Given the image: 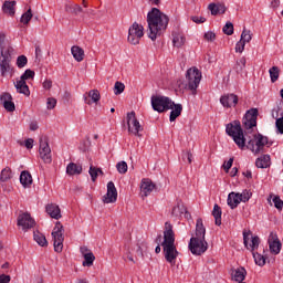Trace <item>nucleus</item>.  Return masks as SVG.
I'll return each mask as SVG.
<instances>
[{"mask_svg": "<svg viewBox=\"0 0 283 283\" xmlns=\"http://www.w3.org/2000/svg\"><path fill=\"white\" fill-rule=\"evenodd\" d=\"M244 45H247L245 42H242V40H240L237 44H235V52H239L240 54H242L244 52Z\"/></svg>", "mask_w": 283, "mask_h": 283, "instance_id": "obj_54", "label": "nucleus"}, {"mask_svg": "<svg viewBox=\"0 0 283 283\" xmlns=\"http://www.w3.org/2000/svg\"><path fill=\"white\" fill-rule=\"evenodd\" d=\"M271 8H280V0H272Z\"/></svg>", "mask_w": 283, "mask_h": 283, "instance_id": "obj_64", "label": "nucleus"}, {"mask_svg": "<svg viewBox=\"0 0 283 283\" xmlns=\"http://www.w3.org/2000/svg\"><path fill=\"white\" fill-rule=\"evenodd\" d=\"M12 54V46L6 40V33L0 32V72L1 76H8L12 72V65L10 64Z\"/></svg>", "mask_w": 283, "mask_h": 283, "instance_id": "obj_4", "label": "nucleus"}, {"mask_svg": "<svg viewBox=\"0 0 283 283\" xmlns=\"http://www.w3.org/2000/svg\"><path fill=\"white\" fill-rule=\"evenodd\" d=\"M14 87L19 94H24V96H30V87L23 80H18L14 83Z\"/></svg>", "mask_w": 283, "mask_h": 283, "instance_id": "obj_25", "label": "nucleus"}, {"mask_svg": "<svg viewBox=\"0 0 283 283\" xmlns=\"http://www.w3.org/2000/svg\"><path fill=\"white\" fill-rule=\"evenodd\" d=\"M65 11L71 14H81V12H83V8L76 3H69L65 6Z\"/></svg>", "mask_w": 283, "mask_h": 283, "instance_id": "obj_36", "label": "nucleus"}, {"mask_svg": "<svg viewBox=\"0 0 283 283\" xmlns=\"http://www.w3.org/2000/svg\"><path fill=\"white\" fill-rule=\"evenodd\" d=\"M164 249L165 260L171 264V266L176 265V260H178V249H176V234L174 233V226L171 223H165L164 231V241L161 243Z\"/></svg>", "mask_w": 283, "mask_h": 283, "instance_id": "obj_2", "label": "nucleus"}, {"mask_svg": "<svg viewBox=\"0 0 283 283\" xmlns=\"http://www.w3.org/2000/svg\"><path fill=\"white\" fill-rule=\"evenodd\" d=\"M155 185L154 182H151V180L149 179H143L142 181V186H140V191L143 193V196L147 197L149 196V193H151L155 189Z\"/></svg>", "mask_w": 283, "mask_h": 283, "instance_id": "obj_22", "label": "nucleus"}, {"mask_svg": "<svg viewBox=\"0 0 283 283\" xmlns=\"http://www.w3.org/2000/svg\"><path fill=\"white\" fill-rule=\"evenodd\" d=\"M268 242L271 253L279 255L280 251H282V242H280L277 234L271 232Z\"/></svg>", "mask_w": 283, "mask_h": 283, "instance_id": "obj_16", "label": "nucleus"}, {"mask_svg": "<svg viewBox=\"0 0 283 283\" xmlns=\"http://www.w3.org/2000/svg\"><path fill=\"white\" fill-rule=\"evenodd\" d=\"M172 36V43L175 48H182V45H185V35L180 33H174Z\"/></svg>", "mask_w": 283, "mask_h": 283, "instance_id": "obj_37", "label": "nucleus"}, {"mask_svg": "<svg viewBox=\"0 0 283 283\" xmlns=\"http://www.w3.org/2000/svg\"><path fill=\"white\" fill-rule=\"evenodd\" d=\"M30 129H31V132H36V129H39V124H36L35 122L31 123Z\"/></svg>", "mask_w": 283, "mask_h": 283, "instance_id": "obj_63", "label": "nucleus"}, {"mask_svg": "<svg viewBox=\"0 0 283 283\" xmlns=\"http://www.w3.org/2000/svg\"><path fill=\"white\" fill-rule=\"evenodd\" d=\"M231 167H233V158H230L224 165H223V169L227 174H229V169H231Z\"/></svg>", "mask_w": 283, "mask_h": 283, "instance_id": "obj_55", "label": "nucleus"}, {"mask_svg": "<svg viewBox=\"0 0 283 283\" xmlns=\"http://www.w3.org/2000/svg\"><path fill=\"white\" fill-rule=\"evenodd\" d=\"M184 160H188L189 165H191V159L193 158V155H191L189 151L185 153L182 156Z\"/></svg>", "mask_w": 283, "mask_h": 283, "instance_id": "obj_61", "label": "nucleus"}, {"mask_svg": "<svg viewBox=\"0 0 283 283\" xmlns=\"http://www.w3.org/2000/svg\"><path fill=\"white\" fill-rule=\"evenodd\" d=\"M64 231L63 224H61V222H56L52 231L53 247L56 253H61V251H63V242L65 240L63 237Z\"/></svg>", "mask_w": 283, "mask_h": 283, "instance_id": "obj_10", "label": "nucleus"}, {"mask_svg": "<svg viewBox=\"0 0 283 283\" xmlns=\"http://www.w3.org/2000/svg\"><path fill=\"white\" fill-rule=\"evenodd\" d=\"M20 182L24 187L32 185V175L28 170H23L20 175Z\"/></svg>", "mask_w": 283, "mask_h": 283, "instance_id": "obj_32", "label": "nucleus"}, {"mask_svg": "<svg viewBox=\"0 0 283 283\" xmlns=\"http://www.w3.org/2000/svg\"><path fill=\"white\" fill-rule=\"evenodd\" d=\"M272 145L273 143L269 142V137L259 133L248 142L247 149H250L254 156H258V154H264V148Z\"/></svg>", "mask_w": 283, "mask_h": 283, "instance_id": "obj_6", "label": "nucleus"}, {"mask_svg": "<svg viewBox=\"0 0 283 283\" xmlns=\"http://www.w3.org/2000/svg\"><path fill=\"white\" fill-rule=\"evenodd\" d=\"M274 207L275 209H279V211H282L283 209V201L280 199V197H274L273 198Z\"/></svg>", "mask_w": 283, "mask_h": 283, "instance_id": "obj_52", "label": "nucleus"}, {"mask_svg": "<svg viewBox=\"0 0 283 283\" xmlns=\"http://www.w3.org/2000/svg\"><path fill=\"white\" fill-rule=\"evenodd\" d=\"M14 6H17V1L7 0L2 4V11L4 12V14H9V17H14Z\"/></svg>", "mask_w": 283, "mask_h": 283, "instance_id": "obj_29", "label": "nucleus"}, {"mask_svg": "<svg viewBox=\"0 0 283 283\" xmlns=\"http://www.w3.org/2000/svg\"><path fill=\"white\" fill-rule=\"evenodd\" d=\"M205 235H207V229L205 228L202 219L199 218L196 222L195 237H191L188 244V249L192 253V255H202V253H205L207 249H209V243H207Z\"/></svg>", "mask_w": 283, "mask_h": 283, "instance_id": "obj_3", "label": "nucleus"}, {"mask_svg": "<svg viewBox=\"0 0 283 283\" xmlns=\"http://www.w3.org/2000/svg\"><path fill=\"white\" fill-rule=\"evenodd\" d=\"M151 107L155 112H168V109H174V102L169 97L156 95L151 97Z\"/></svg>", "mask_w": 283, "mask_h": 283, "instance_id": "obj_8", "label": "nucleus"}, {"mask_svg": "<svg viewBox=\"0 0 283 283\" xmlns=\"http://www.w3.org/2000/svg\"><path fill=\"white\" fill-rule=\"evenodd\" d=\"M18 67H25L28 65V57L25 55H20L17 59Z\"/></svg>", "mask_w": 283, "mask_h": 283, "instance_id": "obj_49", "label": "nucleus"}, {"mask_svg": "<svg viewBox=\"0 0 283 283\" xmlns=\"http://www.w3.org/2000/svg\"><path fill=\"white\" fill-rule=\"evenodd\" d=\"M116 169L118 174H127V163L126 161H119L116 164Z\"/></svg>", "mask_w": 283, "mask_h": 283, "instance_id": "obj_46", "label": "nucleus"}, {"mask_svg": "<svg viewBox=\"0 0 283 283\" xmlns=\"http://www.w3.org/2000/svg\"><path fill=\"white\" fill-rule=\"evenodd\" d=\"M0 283H10V275L1 274Z\"/></svg>", "mask_w": 283, "mask_h": 283, "instance_id": "obj_62", "label": "nucleus"}, {"mask_svg": "<svg viewBox=\"0 0 283 283\" xmlns=\"http://www.w3.org/2000/svg\"><path fill=\"white\" fill-rule=\"evenodd\" d=\"M222 30L228 36H231L233 34V23L227 22Z\"/></svg>", "mask_w": 283, "mask_h": 283, "instance_id": "obj_50", "label": "nucleus"}, {"mask_svg": "<svg viewBox=\"0 0 283 283\" xmlns=\"http://www.w3.org/2000/svg\"><path fill=\"white\" fill-rule=\"evenodd\" d=\"M145 36V28L138 22H134L128 29V43L138 45L140 39Z\"/></svg>", "mask_w": 283, "mask_h": 283, "instance_id": "obj_9", "label": "nucleus"}, {"mask_svg": "<svg viewBox=\"0 0 283 283\" xmlns=\"http://www.w3.org/2000/svg\"><path fill=\"white\" fill-rule=\"evenodd\" d=\"M117 199H118V191L116 190V186L114 185V181H109L107 184V192L103 197V202H105V205H109V203L116 202Z\"/></svg>", "mask_w": 283, "mask_h": 283, "instance_id": "obj_15", "label": "nucleus"}, {"mask_svg": "<svg viewBox=\"0 0 283 283\" xmlns=\"http://www.w3.org/2000/svg\"><path fill=\"white\" fill-rule=\"evenodd\" d=\"M251 196H253V193L249 190H243L242 193H239L241 202H249V200H251Z\"/></svg>", "mask_w": 283, "mask_h": 283, "instance_id": "obj_45", "label": "nucleus"}, {"mask_svg": "<svg viewBox=\"0 0 283 283\" xmlns=\"http://www.w3.org/2000/svg\"><path fill=\"white\" fill-rule=\"evenodd\" d=\"M251 31L250 30H247L244 29L241 33V39L240 41H242L243 43H250L251 42Z\"/></svg>", "mask_w": 283, "mask_h": 283, "instance_id": "obj_43", "label": "nucleus"}, {"mask_svg": "<svg viewBox=\"0 0 283 283\" xmlns=\"http://www.w3.org/2000/svg\"><path fill=\"white\" fill-rule=\"evenodd\" d=\"M40 158L46 165L52 163V149L50 148V144L48 143V137L40 138V149H39Z\"/></svg>", "mask_w": 283, "mask_h": 283, "instance_id": "obj_12", "label": "nucleus"}, {"mask_svg": "<svg viewBox=\"0 0 283 283\" xmlns=\"http://www.w3.org/2000/svg\"><path fill=\"white\" fill-rule=\"evenodd\" d=\"M208 10H210L213 17H216L217 14H224V12H227V8L224 7V4L220 3H210L208 6Z\"/></svg>", "mask_w": 283, "mask_h": 283, "instance_id": "obj_27", "label": "nucleus"}, {"mask_svg": "<svg viewBox=\"0 0 283 283\" xmlns=\"http://www.w3.org/2000/svg\"><path fill=\"white\" fill-rule=\"evenodd\" d=\"M33 240L40 247H48V239H45V235L39 231L33 232Z\"/></svg>", "mask_w": 283, "mask_h": 283, "instance_id": "obj_34", "label": "nucleus"}, {"mask_svg": "<svg viewBox=\"0 0 283 283\" xmlns=\"http://www.w3.org/2000/svg\"><path fill=\"white\" fill-rule=\"evenodd\" d=\"M46 213L54 218L55 220H59L61 218V208H59V206L54 203L48 205Z\"/></svg>", "mask_w": 283, "mask_h": 283, "instance_id": "obj_28", "label": "nucleus"}, {"mask_svg": "<svg viewBox=\"0 0 283 283\" xmlns=\"http://www.w3.org/2000/svg\"><path fill=\"white\" fill-rule=\"evenodd\" d=\"M127 120V127L128 133L133 134V136L140 137V132H143V125H140V122H138V118H136V112H130L126 116Z\"/></svg>", "mask_w": 283, "mask_h": 283, "instance_id": "obj_11", "label": "nucleus"}, {"mask_svg": "<svg viewBox=\"0 0 283 283\" xmlns=\"http://www.w3.org/2000/svg\"><path fill=\"white\" fill-rule=\"evenodd\" d=\"M270 78L272 83H275L280 78V67L277 66H272L269 70Z\"/></svg>", "mask_w": 283, "mask_h": 283, "instance_id": "obj_39", "label": "nucleus"}, {"mask_svg": "<svg viewBox=\"0 0 283 283\" xmlns=\"http://www.w3.org/2000/svg\"><path fill=\"white\" fill-rule=\"evenodd\" d=\"M191 21H193V23H205L207 19L205 17L192 15Z\"/></svg>", "mask_w": 283, "mask_h": 283, "instance_id": "obj_56", "label": "nucleus"}, {"mask_svg": "<svg viewBox=\"0 0 283 283\" xmlns=\"http://www.w3.org/2000/svg\"><path fill=\"white\" fill-rule=\"evenodd\" d=\"M13 175H12V169L10 167H6L4 169L1 170L0 174V182H8V180H12Z\"/></svg>", "mask_w": 283, "mask_h": 283, "instance_id": "obj_35", "label": "nucleus"}, {"mask_svg": "<svg viewBox=\"0 0 283 283\" xmlns=\"http://www.w3.org/2000/svg\"><path fill=\"white\" fill-rule=\"evenodd\" d=\"M20 21L23 25H28V23L32 21V9H28V11L22 14Z\"/></svg>", "mask_w": 283, "mask_h": 283, "instance_id": "obj_40", "label": "nucleus"}, {"mask_svg": "<svg viewBox=\"0 0 283 283\" xmlns=\"http://www.w3.org/2000/svg\"><path fill=\"white\" fill-rule=\"evenodd\" d=\"M80 251L84 258L83 266H92L94 264V260H96L92 250L87 249V247H82L80 248Z\"/></svg>", "mask_w": 283, "mask_h": 283, "instance_id": "obj_19", "label": "nucleus"}, {"mask_svg": "<svg viewBox=\"0 0 283 283\" xmlns=\"http://www.w3.org/2000/svg\"><path fill=\"white\" fill-rule=\"evenodd\" d=\"M123 92H125V84L122 82H116L114 85V94L118 96L123 94Z\"/></svg>", "mask_w": 283, "mask_h": 283, "instance_id": "obj_42", "label": "nucleus"}, {"mask_svg": "<svg viewBox=\"0 0 283 283\" xmlns=\"http://www.w3.org/2000/svg\"><path fill=\"white\" fill-rule=\"evenodd\" d=\"M66 174L67 176H80V174H83V166L74 163H70L66 166Z\"/></svg>", "mask_w": 283, "mask_h": 283, "instance_id": "obj_24", "label": "nucleus"}, {"mask_svg": "<svg viewBox=\"0 0 283 283\" xmlns=\"http://www.w3.org/2000/svg\"><path fill=\"white\" fill-rule=\"evenodd\" d=\"M0 103L3 105L7 112H14L17 107L14 106V102H12V95L10 93H3L0 96Z\"/></svg>", "mask_w": 283, "mask_h": 283, "instance_id": "obj_18", "label": "nucleus"}, {"mask_svg": "<svg viewBox=\"0 0 283 283\" xmlns=\"http://www.w3.org/2000/svg\"><path fill=\"white\" fill-rule=\"evenodd\" d=\"M148 36L151 41H156L161 36L169 25V17L163 13L158 8H153L147 14Z\"/></svg>", "mask_w": 283, "mask_h": 283, "instance_id": "obj_1", "label": "nucleus"}, {"mask_svg": "<svg viewBox=\"0 0 283 283\" xmlns=\"http://www.w3.org/2000/svg\"><path fill=\"white\" fill-rule=\"evenodd\" d=\"M42 85H43L44 90H52V81L51 80H45Z\"/></svg>", "mask_w": 283, "mask_h": 283, "instance_id": "obj_60", "label": "nucleus"}, {"mask_svg": "<svg viewBox=\"0 0 283 283\" xmlns=\"http://www.w3.org/2000/svg\"><path fill=\"white\" fill-rule=\"evenodd\" d=\"M253 259L255 264H258V266H264V264H266V258H264V255L258 253V252H252Z\"/></svg>", "mask_w": 283, "mask_h": 283, "instance_id": "obj_38", "label": "nucleus"}, {"mask_svg": "<svg viewBox=\"0 0 283 283\" xmlns=\"http://www.w3.org/2000/svg\"><path fill=\"white\" fill-rule=\"evenodd\" d=\"M247 279V269L243 266L232 270V280L234 282H244Z\"/></svg>", "mask_w": 283, "mask_h": 283, "instance_id": "obj_23", "label": "nucleus"}, {"mask_svg": "<svg viewBox=\"0 0 283 283\" xmlns=\"http://www.w3.org/2000/svg\"><path fill=\"white\" fill-rule=\"evenodd\" d=\"M36 221L28 212H22L18 217V227H21L22 231H30L34 229Z\"/></svg>", "mask_w": 283, "mask_h": 283, "instance_id": "obj_14", "label": "nucleus"}, {"mask_svg": "<svg viewBox=\"0 0 283 283\" xmlns=\"http://www.w3.org/2000/svg\"><path fill=\"white\" fill-rule=\"evenodd\" d=\"M170 109H172V111L170 112L169 119H170V123H174V120H176V118H178V116H180L182 114V106L180 104L174 103V107Z\"/></svg>", "mask_w": 283, "mask_h": 283, "instance_id": "obj_33", "label": "nucleus"}, {"mask_svg": "<svg viewBox=\"0 0 283 283\" xmlns=\"http://www.w3.org/2000/svg\"><path fill=\"white\" fill-rule=\"evenodd\" d=\"M185 211H187V208H185V206L177 205L172 208V216H176L178 218V216H182Z\"/></svg>", "mask_w": 283, "mask_h": 283, "instance_id": "obj_44", "label": "nucleus"}, {"mask_svg": "<svg viewBox=\"0 0 283 283\" xmlns=\"http://www.w3.org/2000/svg\"><path fill=\"white\" fill-rule=\"evenodd\" d=\"M186 88L196 95L200 81H202V73L197 67L189 69L186 73Z\"/></svg>", "mask_w": 283, "mask_h": 283, "instance_id": "obj_7", "label": "nucleus"}, {"mask_svg": "<svg viewBox=\"0 0 283 283\" xmlns=\"http://www.w3.org/2000/svg\"><path fill=\"white\" fill-rule=\"evenodd\" d=\"M88 174H90L93 182H96V178H98V174H103V170L101 168L91 166Z\"/></svg>", "mask_w": 283, "mask_h": 283, "instance_id": "obj_41", "label": "nucleus"}, {"mask_svg": "<svg viewBox=\"0 0 283 283\" xmlns=\"http://www.w3.org/2000/svg\"><path fill=\"white\" fill-rule=\"evenodd\" d=\"M205 39H206V41H216V33H213V32H207V33H205Z\"/></svg>", "mask_w": 283, "mask_h": 283, "instance_id": "obj_57", "label": "nucleus"}, {"mask_svg": "<svg viewBox=\"0 0 283 283\" xmlns=\"http://www.w3.org/2000/svg\"><path fill=\"white\" fill-rule=\"evenodd\" d=\"M71 54L73 55L75 61H77V63H81V61L85 59V51H83V49H81L80 46H72Z\"/></svg>", "mask_w": 283, "mask_h": 283, "instance_id": "obj_30", "label": "nucleus"}, {"mask_svg": "<svg viewBox=\"0 0 283 283\" xmlns=\"http://www.w3.org/2000/svg\"><path fill=\"white\" fill-rule=\"evenodd\" d=\"M29 78H34V71L28 69L20 77V81H28Z\"/></svg>", "mask_w": 283, "mask_h": 283, "instance_id": "obj_48", "label": "nucleus"}, {"mask_svg": "<svg viewBox=\"0 0 283 283\" xmlns=\"http://www.w3.org/2000/svg\"><path fill=\"white\" fill-rule=\"evenodd\" d=\"M212 216L214 218V224L220 227V224H222V209L217 203L213 207Z\"/></svg>", "mask_w": 283, "mask_h": 283, "instance_id": "obj_31", "label": "nucleus"}, {"mask_svg": "<svg viewBox=\"0 0 283 283\" xmlns=\"http://www.w3.org/2000/svg\"><path fill=\"white\" fill-rule=\"evenodd\" d=\"M243 67H247V57H241L239 61H237L238 72H242Z\"/></svg>", "mask_w": 283, "mask_h": 283, "instance_id": "obj_51", "label": "nucleus"}, {"mask_svg": "<svg viewBox=\"0 0 283 283\" xmlns=\"http://www.w3.org/2000/svg\"><path fill=\"white\" fill-rule=\"evenodd\" d=\"M255 165L259 169H266V167H271V156L263 155L259 157L255 161Z\"/></svg>", "mask_w": 283, "mask_h": 283, "instance_id": "obj_26", "label": "nucleus"}, {"mask_svg": "<svg viewBox=\"0 0 283 283\" xmlns=\"http://www.w3.org/2000/svg\"><path fill=\"white\" fill-rule=\"evenodd\" d=\"M48 109H54L56 107V98L49 97L46 101Z\"/></svg>", "mask_w": 283, "mask_h": 283, "instance_id": "obj_53", "label": "nucleus"}, {"mask_svg": "<svg viewBox=\"0 0 283 283\" xmlns=\"http://www.w3.org/2000/svg\"><path fill=\"white\" fill-rule=\"evenodd\" d=\"M242 125L244 129H253L258 125V108H251L247 111L243 119Z\"/></svg>", "mask_w": 283, "mask_h": 283, "instance_id": "obj_13", "label": "nucleus"}, {"mask_svg": "<svg viewBox=\"0 0 283 283\" xmlns=\"http://www.w3.org/2000/svg\"><path fill=\"white\" fill-rule=\"evenodd\" d=\"M249 235H251V232H243V244L244 247L249 248Z\"/></svg>", "mask_w": 283, "mask_h": 283, "instance_id": "obj_58", "label": "nucleus"}, {"mask_svg": "<svg viewBox=\"0 0 283 283\" xmlns=\"http://www.w3.org/2000/svg\"><path fill=\"white\" fill-rule=\"evenodd\" d=\"M226 133L231 136L239 147V149H244L247 147V138H244V130H242V125L240 120H234L233 124H228L226 127Z\"/></svg>", "mask_w": 283, "mask_h": 283, "instance_id": "obj_5", "label": "nucleus"}, {"mask_svg": "<svg viewBox=\"0 0 283 283\" xmlns=\"http://www.w3.org/2000/svg\"><path fill=\"white\" fill-rule=\"evenodd\" d=\"M83 98L86 105H92L93 103L97 104L98 101H101V93L98 90H91L88 93L84 94Z\"/></svg>", "mask_w": 283, "mask_h": 283, "instance_id": "obj_20", "label": "nucleus"}, {"mask_svg": "<svg viewBox=\"0 0 283 283\" xmlns=\"http://www.w3.org/2000/svg\"><path fill=\"white\" fill-rule=\"evenodd\" d=\"M258 247H260V237H252L250 244L251 252L255 253V249H258Z\"/></svg>", "mask_w": 283, "mask_h": 283, "instance_id": "obj_47", "label": "nucleus"}, {"mask_svg": "<svg viewBox=\"0 0 283 283\" xmlns=\"http://www.w3.org/2000/svg\"><path fill=\"white\" fill-rule=\"evenodd\" d=\"M238 95L235 94H226L220 97V103L223 107L231 108L238 105Z\"/></svg>", "mask_w": 283, "mask_h": 283, "instance_id": "obj_17", "label": "nucleus"}, {"mask_svg": "<svg viewBox=\"0 0 283 283\" xmlns=\"http://www.w3.org/2000/svg\"><path fill=\"white\" fill-rule=\"evenodd\" d=\"M24 145H25L27 149H32V147H34V139L28 138V139L24 142Z\"/></svg>", "mask_w": 283, "mask_h": 283, "instance_id": "obj_59", "label": "nucleus"}, {"mask_svg": "<svg viewBox=\"0 0 283 283\" xmlns=\"http://www.w3.org/2000/svg\"><path fill=\"white\" fill-rule=\"evenodd\" d=\"M227 202L230 209H238V205L242 202L240 199V192H230L228 195Z\"/></svg>", "mask_w": 283, "mask_h": 283, "instance_id": "obj_21", "label": "nucleus"}]
</instances>
